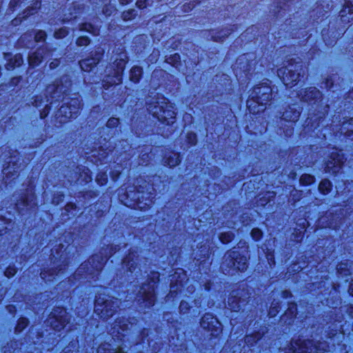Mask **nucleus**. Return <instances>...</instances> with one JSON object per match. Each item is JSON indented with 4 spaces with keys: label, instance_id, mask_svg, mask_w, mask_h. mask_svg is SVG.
Listing matches in <instances>:
<instances>
[{
    "label": "nucleus",
    "instance_id": "1",
    "mask_svg": "<svg viewBox=\"0 0 353 353\" xmlns=\"http://www.w3.org/2000/svg\"><path fill=\"white\" fill-rule=\"evenodd\" d=\"M272 89L268 85L254 87L251 98L247 101V106L250 113L255 114L263 111L266 105L271 100Z\"/></svg>",
    "mask_w": 353,
    "mask_h": 353
},
{
    "label": "nucleus",
    "instance_id": "2",
    "mask_svg": "<svg viewBox=\"0 0 353 353\" xmlns=\"http://www.w3.org/2000/svg\"><path fill=\"white\" fill-rule=\"evenodd\" d=\"M119 303L118 299L107 294H99L95 299L94 312L101 319L107 320L116 312Z\"/></svg>",
    "mask_w": 353,
    "mask_h": 353
},
{
    "label": "nucleus",
    "instance_id": "3",
    "mask_svg": "<svg viewBox=\"0 0 353 353\" xmlns=\"http://www.w3.org/2000/svg\"><path fill=\"white\" fill-rule=\"evenodd\" d=\"M117 250V246L108 245L106 248H103L100 255H94L89 259L88 262L82 263L78 268L77 273L80 274L85 269H88L89 274H92L94 270H101L108 257L115 253Z\"/></svg>",
    "mask_w": 353,
    "mask_h": 353
},
{
    "label": "nucleus",
    "instance_id": "4",
    "mask_svg": "<svg viewBox=\"0 0 353 353\" xmlns=\"http://www.w3.org/2000/svg\"><path fill=\"white\" fill-rule=\"evenodd\" d=\"M127 61L128 57L125 52H121L116 55L111 68L114 70V72H110L106 79L103 81V87L104 89L107 90L111 85L121 82L122 72Z\"/></svg>",
    "mask_w": 353,
    "mask_h": 353
},
{
    "label": "nucleus",
    "instance_id": "5",
    "mask_svg": "<svg viewBox=\"0 0 353 353\" xmlns=\"http://www.w3.org/2000/svg\"><path fill=\"white\" fill-rule=\"evenodd\" d=\"M303 71L301 63L290 62L286 67H282L277 71L278 76L285 85H294L299 81Z\"/></svg>",
    "mask_w": 353,
    "mask_h": 353
},
{
    "label": "nucleus",
    "instance_id": "6",
    "mask_svg": "<svg viewBox=\"0 0 353 353\" xmlns=\"http://www.w3.org/2000/svg\"><path fill=\"white\" fill-rule=\"evenodd\" d=\"M327 345L325 342L312 340L298 339L292 343V348L294 353H321L327 350Z\"/></svg>",
    "mask_w": 353,
    "mask_h": 353
},
{
    "label": "nucleus",
    "instance_id": "7",
    "mask_svg": "<svg viewBox=\"0 0 353 353\" xmlns=\"http://www.w3.org/2000/svg\"><path fill=\"white\" fill-rule=\"evenodd\" d=\"M154 277L148 283H143L139 290L137 299L139 302H142L145 307H151L155 303L154 294Z\"/></svg>",
    "mask_w": 353,
    "mask_h": 353
},
{
    "label": "nucleus",
    "instance_id": "8",
    "mask_svg": "<svg viewBox=\"0 0 353 353\" xmlns=\"http://www.w3.org/2000/svg\"><path fill=\"white\" fill-rule=\"evenodd\" d=\"M225 263L227 264L228 268H234L240 272H244L248 268L246 257L241 256L239 252L235 251L225 254L223 264Z\"/></svg>",
    "mask_w": 353,
    "mask_h": 353
},
{
    "label": "nucleus",
    "instance_id": "9",
    "mask_svg": "<svg viewBox=\"0 0 353 353\" xmlns=\"http://www.w3.org/2000/svg\"><path fill=\"white\" fill-rule=\"evenodd\" d=\"M69 322L66 311L63 308H58L51 312L48 319V324L54 330L59 331Z\"/></svg>",
    "mask_w": 353,
    "mask_h": 353
},
{
    "label": "nucleus",
    "instance_id": "10",
    "mask_svg": "<svg viewBox=\"0 0 353 353\" xmlns=\"http://www.w3.org/2000/svg\"><path fill=\"white\" fill-rule=\"evenodd\" d=\"M248 293L244 290L232 291L228 299V307L234 312H239L245 305L248 301Z\"/></svg>",
    "mask_w": 353,
    "mask_h": 353
},
{
    "label": "nucleus",
    "instance_id": "11",
    "mask_svg": "<svg viewBox=\"0 0 353 353\" xmlns=\"http://www.w3.org/2000/svg\"><path fill=\"white\" fill-rule=\"evenodd\" d=\"M343 163V154L340 151L334 150L330 153L327 159L325 171L335 174L341 169Z\"/></svg>",
    "mask_w": 353,
    "mask_h": 353
},
{
    "label": "nucleus",
    "instance_id": "12",
    "mask_svg": "<svg viewBox=\"0 0 353 353\" xmlns=\"http://www.w3.org/2000/svg\"><path fill=\"white\" fill-rule=\"evenodd\" d=\"M201 326L212 336H218L222 332V325L212 314L207 313L201 319Z\"/></svg>",
    "mask_w": 353,
    "mask_h": 353
},
{
    "label": "nucleus",
    "instance_id": "13",
    "mask_svg": "<svg viewBox=\"0 0 353 353\" xmlns=\"http://www.w3.org/2000/svg\"><path fill=\"white\" fill-rule=\"evenodd\" d=\"M35 195L33 191L30 189H26V191L21 194L19 199L16 203V208L19 212L24 210H30L37 205L35 202Z\"/></svg>",
    "mask_w": 353,
    "mask_h": 353
},
{
    "label": "nucleus",
    "instance_id": "14",
    "mask_svg": "<svg viewBox=\"0 0 353 353\" xmlns=\"http://www.w3.org/2000/svg\"><path fill=\"white\" fill-rule=\"evenodd\" d=\"M72 85L71 80L68 75H63L59 79L47 87V92L50 94L65 93Z\"/></svg>",
    "mask_w": 353,
    "mask_h": 353
},
{
    "label": "nucleus",
    "instance_id": "15",
    "mask_svg": "<svg viewBox=\"0 0 353 353\" xmlns=\"http://www.w3.org/2000/svg\"><path fill=\"white\" fill-rule=\"evenodd\" d=\"M299 97L305 102L316 104L317 102L321 101L322 94L316 88H309L301 92Z\"/></svg>",
    "mask_w": 353,
    "mask_h": 353
},
{
    "label": "nucleus",
    "instance_id": "16",
    "mask_svg": "<svg viewBox=\"0 0 353 353\" xmlns=\"http://www.w3.org/2000/svg\"><path fill=\"white\" fill-rule=\"evenodd\" d=\"M65 270V265H54L52 268L44 269L41 272V277L45 281H53L56 276L62 274Z\"/></svg>",
    "mask_w": 353,
    "mask_h": 353
},
{
    "label": "nucleus",
    "instance_id": "17",
    "mask_svg": "<svg viewBox=\"0 0 353 353\" xmlns=\"http://www.w3.org/2000/svg\"><path fill=\"white\" fill-rule=\"evenodd\" d=\"M76 105H80L77 99L72 100L70 105H63L59 110L58 116L64 117L65 119L77 117L79 107L77 108Z\"/></svg>",
    "mask_w": 353,
    "mask_h": 353
},
{
    "label": "nucleus",
    "instance_id": "18",
    "mask_svg": "<svg viewBox=\"0 0 353 353\" xmlns=\"http://www.w3.org/2000/svg\"><path fill=\"white\" fill-rule=\"evenodd\" d=\"M166 107H169V103L163 99L161 101H154L149 103L148 110L150 114L159 120Z\"/></svg>",
    "mask_w": 353,
    "mask_h": 353
},
{
    "label": "nucleus",
    "instance_id": "19",
    "mask_svg": "<svg viewBox=\"0 0 353 353\" xmlns=\"http://www.w3.org/2000/svg\"><path fill=\"white\" fill-rule=\"evenodd\" d=\"M138 256L136 252H130L123 259V263L125 268L131 273L135 272L137 268Z\"/></svg>",
    "mask_w": 353,
    "mask_h": 353
},
{
    "label": "nucleus",
    "instance_id": "20",
    "mask_svg": "<svg viewBox=\"0 0 353 353\" xmlns=\"http://www.w3.org/2000/svg\"><path fill=\"white\" fill-rule=\"evenodd\" d=\"M176 113L174 107L169 103V107L164 109L163 112L161 114L159 121L166 124H171L174 122Z\"/></svg>",
    "mask_w": 353,
    "mask_h": 353
},
{
    "label": "nucleus",
    "instance_id": "21",
    "mask_svg": "<svg viewBox=\"0 0 353 353\" xmlns=\"http://www.w3.org/2000/svg\"><path fill=\"white\" fill-rule=\"evenodd\" d=\"M300 115V112L296 108L294 105L289 106L288 109L283 112L282 117L284 120L288 121H296L298 120Z\"/></svg>",
    "mask_w": 353,
    "mask_h": 353
},
{
    "label": "nucleus",
    "instance_id": "22",
    "mask_svg": "<svg viewBox=\"0 0 353 353\" xmlns=\"http://www.w3.org/2000/svg\"><path fill=\"white\" fill-rule=\"evenodd\" d=\"M99 61V57H91L79 61L81 68L85 72H89L97 65Z\"/></svg>",
    "mask_w": 353,
    "mask_h": 353
},
{
    "label": "nucleus",
    "instance_id": "23",
    "mask_svg": "<svg viewBox=\"0 0 353 353\" xmlns=\"http://www.w3.org/2000/svg\"><path fill=\"white\" fill-rule=\"evenodd\" d=\"M45 51L39 49L29 56L28 61L31 66L38 65L43 59Z\"/></svg>",
    "mask_w": 353,
    "mask_h": 353
},
{
    "label": "nucleus",
    "instance_id": "24",
    "mask_svg": "<svg viewBox=\"0 0 353 353\" xmlns=\"http://www.w3.org/2000/svg\"><path fill=\"white\" fill-rule=\"evenodd\" d=\"M97 353H125L121 347L112 348L109 343L101 344L97 350Z\"/></svg>",
    "mask_w": 353,
    "mask_h": 353
},
{
    "label": "nucleus",
    "instance_id": "25",
    "mask_svg": "<svg viewBox=\"0 0 353 353\" xmlns=\"http://www.w3.org/2000/svg\"><path fill=\"white\" fill-rule=\"evenodd\" d=\"M341 132L347 137H353V118L343 121L341 128Z\"/></svg>",
    "mask_w": 353,
    "mask_h": 353
},
{
    "label": "nucleus",
    "instance_id": "26",
    "mask_svg": "<svg viewBox=\"0 0 353 353\" xmlns=\"http://www.w3.org/2000/svg\"><path fill=\"white\" fill-rule=\"evenodd\" d=\"M181 162L180 155L179 153H170L165 157V163L170 168L175 167Z\"/></svg>",
    "mask_w": 353,
    "mask_h": 353
},
{
    "label": "nucleus",
    "instance_id": "27",
    "mask_svg": "<svg viewBox=\"0 0 353 353\" xmlns=\"http://www.w3.org/2000/svg\"><path fill=\"white\" fill-rule=\"evenodd\" d=\"M23 63L22 56L20 54L14 55L13 58L9 59L8 63L6 64L7 70H12L15 67L20 66Z\"/></svg>",
    "mask_w": 353,
    "mask_h": 353
},
{
    "label": "nucleus",
    "instance_id": "28",
    "mask_svg": "<svg viewBox=\"0 0 353 353\" xmlns=\"http://www.w3.org/2000/svg\"><path fill=\"white\" fill-rule=\"evenodd\" d=\"M143 69L139 66H134L130 70V79L134 83H138L142 76Z\"/></svg>",
    "mask_w": 353,
    "mask_h": 353
},
{
    "label": "nucleus",
    "instance_id": "29",
    "mask_svg": "<svg viewBox=\"0 0 353 353\" xmlns=\"http://www.w3.org/2000/svg\"><path fill=\"white\" fill-rule=\"evenodd\" d=\"M331 188L332 184L328 179L322 180L319 185V191L324 194H327L331 190Z\"/></svg>",
    "mask_w": 353,
    "mask_h": 353
},
{
    "label": "nucleus",
    "instance_id": "30",
    "mask_svg": "<svg viewBox=\"0 0 353 353\" xmlns=\"http://www.w3.org/2000/svg\"><path fill=\"white\" fill-rule=\"evenodd\" d=\"M10 162H9V165L5 167L3 170V173L6 176V178H12L17 176L18 171L16 170L14 167H11L10 165ZM13 166L14 165L13 164Z\"/></svg>",
    "mask_w": 353,
    "mask_h": 353
},
{
    "label": "nucleus",
    "instance_id": "31",
    "mask_svg": "<svg viewBox=\"0 0 353 353\" xmlns=\"http://www.w3.org/2000/svg\"><path fill=\"white\" fill-rule=\"evenodd\" d=\"M79 173V178L78 180H81V181H84L85 183L90 181L91 180V176L90 175V171L87 168H78Z\"/></svg>",
    "mask_w": 353,
    "mask_h": 353
},
{
    "label": "nucleus",
    "instance_id": "32",
    "mask_svg": "<svg viewBox=\"0 0 353 353\" xmlns=\"http://www.w3.org/2000/svg\"><path fill=\"white\" fill-rule=\"evenodd\" d=\"M261 338V336L260 333L257 332L254 334L251 335H247L245 338V341L248 345H252L253 343H256L257 341H259Z\"/></svg>",
    "mask_w": 353,
    "mask_h": 353
},
{
    "label": "nucleus",
    "instance_id": "33",
    "mask_svg": "<svg viewBox=\"0 0 353 353\" xmlns=\"http://www.w3.org/2000/svg\"><path fill=\"white\" fill-rule=\"evenodd\" d=\"M296 314V306L294 303H289L288 308L285 313L283 319L287 316H290V319L294 317Z\"/></svg>",
    "mask_w": 353,
    "mask_h": 353
},
{
    "label": "nucleus",
    "instance_id": "34",
    "mask_svg": "<svg viewBox=\"0 0 353 353\" xmlns=\"http://www.w3.org/2000/svg\"><path fill=\"white\" fill-rule=\"evenodd\" d=\"M314 181V177L308 174H303L300 178V182L303 185H310Z\"/></svg>",
    "mask_w": 353,
    "mask_h": 353
},
{
    "label": "nucleus",
    "instance_id": "35",
    "mask_svg": "<svg viewBox=\"0 0 353 353\" xmlns=\"http://www.w3.org/2000/svg\"><path fill=\"white\" fill-rule=\"evenodd\" d=\"M28 325V320L26 318H20L15 327L16 332H21Z\"/></svg>",
    "mask_w": 353,
    "mask_h": 353
},
{
    "label": "nucleus",
    "instance_id": "36",
    "mask_svg": "<svg viewBox=\"0 0 353 353\" xmlns=\"http://www.w3.org/2000/svg\"><path fill=\"white\" fill-rule=\"evenodd\" d=\"M233 237L234 235L230 232L221 233L219 236L221 241L223 243H227L231 241L233 239Z\"/></svg>",
    "mask_w": 353,
    "mask_h": 353
},
{
    "label": "nucleus",
    "instance_id": "37",
    "mask_svg": "<svg viewBox=\"0 0 353 353\" xmlns=\"http://www.w3.org/2000/svg\"><path fill=\"white\" fill-rule=\"evenodd\" d=\"M79 30H85L87 32L92 33L93 34H97V30L90 23H82L81 25H80Z\"/></svg>",
    "mask_w": 353,
    "mask_h": 353
},
{
    "label": "nucleus",
    "instance_id": "38",
    "mask_svg": "<svg viewBox=\"0 0 353 353\" xmlns=\"http://www.w3.org/2000/svg\"><path fill=\"white\" fill-rule=\"evenodd\" d=\"M137 13L134 10H129L123 12L122 17L124 21H128L134 19Z\"/></svg>",
    "mask_w": 353,
    "mask_h": 353
},
{
    "label": "nucleus",
    "instance_id": "39",
    "mask_svg": "<svg viewBox=\"0 0 353 353\" xmlns=\"http://www.w3.org/2000/svg\"><path fill=\"white\" fill-rule=\"evenodd\" d=\"M68 34L66 28H61L54 32V36L56 39L64 38Z\"/></svg>",
    "mask_w": 353,
    "mask_h": 353
},
{
    "label": "nucleus",
    "instance_id": "40",
    "mask_svg": "<svg viewBox=\"0 0 353 353\" xmlns=\"http://www.w3.org/2000/svg\"><path fill=\"white\" fill-rule=\"evenodd\" d=\"M230 34V30H223L220 32V35L214 36L212 35V38L215 41H221L223 39L227 37Z\"/></svg>",
    "mask_w": 353,
    "mask_h": 353
},
{
    "label": "nucleus",
    "instance_id": "41",
    "mask_svg": "<svg viewBox=\"0 0 353 353\" xmlns=\"http://www.w3.org/2000/svg\"><path fill=\"white\" fill-rule=\"evenodd\" d=\"M90 39L88 37L82 36L77 39V45L78 46H86L90 43Z\"/></svg>",
    "mask_w": 353,
    "mask_h": 353
},
{
    "label": "nucleus",
    "instance_id": "42",
    "mask_svg": "<svg viewBox=\"0 0 353 353\" xmlns=\"http://www.w3.org/2000/svg\"><path fill=\"white\" fill-rule=\"evenodd\" d=\"M119 124V119L118 118L111 117L108 121L106 125L108 128H112L117 127Z\"/></svg>",
    "mask_w": 353,
    "mask_h": 353
},
{
    "label": "nucleus",
    "instance_id": "43",
    "mask_svg": "<svg viewBox=\"0 0 353 353\" xmlns=\"http://www.w3.org/2000/svg\"><path fill=\"white\" fill-rule=\"evenodd\" d=\"M279 307V306L278 302H276V303L272 302V305L270 306V308L269 315L272 317L274 316L276 314V313H278V312H279V310H278Z\"/></svg>",
    "mask_w": 353,
    "mask_h": 353
},
{
    "label": "nucleus",
    "instance_id": "44",
    "mask_svg": "<svg viewBox=\"0 0 353 353\" xmlns=\"http://www.w3.org/2000/svg\"><path fill=\"white\" fill-rule=\"evenodd\" d=\"M40 6H41L40 2H39V1L34 2L31 6H28V10L26 11V12H27V14H26L25 17H27L28 14H32L33 12H31V11L32 10L34 11L37 8H39Z\"/></svg>",
    "mask_w": 353,
    "mask_h": 353
},
{
    "label": "nucleus",
    "instance_id": "45",
    "mask_svg": "<svg viewBox=\"0 0 353 353\" xmlns=\"http://www.w3.org/2000/svg\"><path fill=\"white\" fill-rule=\"evenodd\" d=\"M190 310V305L188 302L182 301L179 305V311L182 314H186Z\"/></svg>",
    "mask_w": 353,
    "mask_h": 353
},
{
    "label": "nucleus",
    "instance_id": "46",
    "mask_svg": "<svg viewBox=\"0 0 353 353\" xmlns=\"http://www.w3.org/2000/svg\"><path fill=\"white\" fill-rule=\"evenodd\" d=\"M96 181L98 183V184L101 185H104L108 181L107 175L104 173L99 174L97 176Z\"/></svg>",
    "mask_w": 353,
    "mask_h": 353
},
{
    "label": "nucleus",
    "instance_id": "47",
    "mask_svg": "<svg viewBox=\"0 0 353 353\" xmlns=\"http://www.w3.org/2000/svg\"><path fill=\"white\" fill-rule=\"evenodd\" d=\"M113 328L114 330H118L119 329H121L122 331H125L128 329V325L126 324H124V323L121 324V320H117ZM118 332L119 333V331H118Z\"/></svg>",
    "mask_w": 353,
    "mask_h": 353
},
{
    "label": "nucleus",
    "instance_id": "48",
    "mask_svg": "<svg viewBox=\"0 0 353 353\" xmlns=\"http://www.w3.org/2000/svg\"><path fill=\"white\" fill-rule=\"evenodd\" d=\"M17 273V269L14 267H8L4 272V275L10 278L12 277Z\"/></svg>",
    "mask_w": 353,
    "mask_h": 353
},
{
    "label": "nucleus",
    "instance_id": "49",
    "mask_svg": "<svg viewBox=\"0 0 353 353\" xmlns=\"http://www.w3.org/2000/svg\"><path fill=\"white\" fill-rule=\"evenodd\" d=\"M46 32L43 30H39L36 33L34 39L37 42H39L43 41L46 39Z\"/></svg>",
    "mask_w": 353,
    "mask_h": 353
},
{
    "label": "nucleus",
    "instance_id": "50",
    "mask_svg": "<svg viewBox=\"0 0 353 353\" xmlns=\"http://www.w3.org/2000/svg\"><path fill=\"white\" fill-rule=\"evenodd\" d=\"M252 238L255 240H259L262 236V232L258 228H254L251 232Z\"/></svg>",
    "mask_w": 353,
    "mask_h": 353
},
{
    "label": "nucleus",
    "instance_id": "51",
    "mask_svg": "<svg viewBox=\"0 0 353 353\" xmlns=\"http://www.w3.org/2000/svg\"><path fill=\"white\" fill-rule=\"evenodd\" d=\"M348 12L349 14H352L353 13V8L347 7L344 8L343 10L341 11V16L342 18L345 17V13Z\"/></svg>",
    "mask_w": 353,
    "mask_h": 353
},
{
    "label": "nucleus",
    "instance_id": "52",
    "mask_svg": "<svg viewBox=\"0 0 353 353\" xmlns=\"http://www.w3.org/2000/svg\"><path fill=\"white\" fill-rule=\"evenodd\" d=\"M325 87L328 89H330L333 86V80L332 77H328L325 79Z\"/></svg>",
    "mask_w": 353,
    "mask_h": 353
},
{
    "label": "nucleus",
    "instance_id": "53",
    "mask_svg": "<svg viewBox=\"0 0 353 353\" xmlns=\"http://www.w3.org/2000/svg\"><path fill=\"white\" fill-rule=\"evenodd\" d=\"M188 139L191 144L194 145L196 143V135L194 133L188 134Z\"/></svg>",
    "mask_w": 353,
    "mask_h": 353
},
{
    "label": "nucleus",
    "instance_id": "54",
    "mask_svg": "<svg viewBox=\"0 0 353 353\" xmlns=\"http://www.w3.org/2000/svg\"><path fill=\"white\" fill-rule=\"evenodd\" d=\"M136 5L139 8H143L146 6V0H137Z\"/></svg>",
    "mask_w": 353,
    "mask_h": 353
},
{
    "label": "nucleus",
    "instance_id": "55",
    "mask_svg": "<svg viewBox=\"0 0 353 353\" xmlns=\"http://www.w3.org/2000/svg\"><path fill=\"white\" fill-rule=\"evenodd\" d=\"M59 63L60 62L58 59H54L50 63V68L51 69L56 68L59 65Z\"/></svg>",
    "mask_w": 353,
    "mask_h": 353
},
{
    "label": "nucleus",
    "instance_id": "56",
    "mask_svg": "<svg viewBox=\"0 0 353 353\" xmlns=\"http://www.w3.org/2000/svg\"><path fill=\"white\" fill-rule=\"evenodd\" d=\"M179 59V55L177 54H174L172 57L169 58L167 61L171 63L172 61H176Z\"/></svg>",
    "mask_w": 353,
    "mask_h": 353
},
{
    "label": "nucleus",
    "instance_id": "57",
    "mask_svg": "<svg viewBox=\"0 0 353 353\" xmlns=\"http://www.w3.org/2000/svg\"><path fill=\"white\" fill-rule=\"evenodd\" d=\"M345 266H346V265L343 264V263H341V264L338 265H337V271L340 274H343V270L345 269Z\"/></svg>",
    "mask_w": 353,
    "mask_h": 353
},
{
    "label": "nucleus",
    "instance_id": "58",
    "mask_svg": "<svg viewBox=\"0 0 353 353\" xmlns=\"http://www.w3.org/2000/svg\"><path fill=\"white\" fill-rule=\"evenodd\" d=\"M19 1H20V0H11V1L10 3V7H12V8L15 7Z\"/></svg>",
    "mask_w": 353,
    "mask_h": 353
},
{
    "label": "nucleus",
    "instance_id": "59",
    "mask_svg": "<svg viewBox=\"0 0 353 353\" xmlns=\"http://www.w3.org/2000/svg\"><path fill=\"white\" fill-rule=\"evenodd\" d=\"M75 208V205L74 203H68L65 206L66 210H70V209H74Z\"/></svg>",
    "mask_w": 353,
    "mask_h": 353
},
{
    "label": "nucleus",
    "instance_id": "60",
    "mask_svg": "<svg viewBox=\"0 0 353 353\" xmlns=\"http://www.w3.org/2000/svg\"><path fill=\"white\" fill-rule=\"evenodd\" d=\"M349 292L350 294L353 296V283H351L349 286Z\"/></svg>",
    "mask_w": 353,
    "mask_h": 353
},
{
    "label": "nucleus",
    "instance_id": "61",
    "mask_svg": "<svg viewBox=\"0 0 353 353\" xmlns=\"http://www.w3.org/2000/svg\"><path fill=\"white\" fill-rule=\"evenodd\" d=\"M329 106L327 105L325 108H324V112H322V115H321L319 117L321 118L325 116V114L327 112V109H328Z\"/></svg>",
    "mask_w": 353,
    "mask_h": 353
},
{
    "label": "nucleus",
    "instance_id": "62",
    "mask_svg": "<svg viewBox=\"0 0 353 353\" xmlns=\"http://www.w3.org/2000/svg\"><path fill=\"white\" fill-rule=\"evenodd\" d=\"M132 0H119L121 4L125 5L130 3Z\"/></svg>",
    "mask_w": 353,
    "mask_h": 353
},
{
    "label": "nucleus",
    "instance_id": "63",
    "mask_svg": "<svg viewBox=\"0 0 353 353\" xmlns=\"http://www.w3.org/2000/svg\"><path fill=\"white\" fill-rule=\"evenodd\" d=\"M347 97L353 100V89L348 93Z\"/></svg>",
    "mask_w": 353,
    "mask_h": 353
},
{
    "label": "nucleus",
    "instance_id": "64",
    "mask_svg": "<svg viewBox=\"0 0 353 353\" xmlns=\"http://www.w3.org/2000/svg\"><path fill=\"white\" fill-rule=\"evenodd\" d=\"M268 195H269L268 197L270 198V197H274L275 194H274V192H269Z\"/></svg>",
    "mask_w": 353,
    "mask_h": 353
}]
</instances>
